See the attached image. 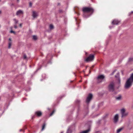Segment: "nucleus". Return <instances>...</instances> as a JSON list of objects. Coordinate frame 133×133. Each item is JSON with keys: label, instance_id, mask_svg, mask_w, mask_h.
<instances>
[{"label": "nucleus", "instance_id": "1", "mask_svg": "<svg viewBox=\"0 0 133 133\" xmlns=\"http://www.w3.org/2000/svg\"><path fill=\"white\" fill-rule=\"evenodd\" d=\"M133 83V73L131 74L130 77L127 80L124 86L126 89H129L132 85Z\"/></svg>", "mask_w": 133, "mask_h": 133}, {"label": "nucleus", "instance_id": "2", "mask_svg": "<svg viewBox=\"0 0 133 133\" xmlns=\"http://www.w3.org/2000/svg\"><path fill=\"white\" fill-rule=\"evenodd\" d=\"M108 88L109 91L113 92L115 89V84L114 82H112L110 83L108 87Z\"/></svg>", "mask_w": 133, "mask_h": 133}, {"label": "nucleus", "instance_id": "3", "mask_svg": "<svg viewBox=\"0 0 133 133\" xmlns=\"http://www.w3.org/2000/svg\"><path fill=\"white\" fill-rule=\"evenodd\" d=\"M82 11L84 12H91L92 13L94 11V9L90 7H83Z\"/></svg>", "mask_w": 133, "mask_h": 133}, {"label": "nucleus", "instance_id": "4", "mask_svg": "<svg viewBox=\"0 0 133 133\" xmlns=\"http://www.w3.org/2000/svg\"><path fill=\"white\" fill-rule=\"evenodd\" d=\"M125 110L124 108L122 109L121 110V112L122 114L121 117L123 118L127 116L128 114V112H125Z\"/></svg>", "mask_w": 133, "mask_h": 133}, {"label": "nucleus", "instance_id": "5", "mask_svg": "<svg viewBox=\"0 0 133 133\" xmlns=\"http://www.w3.org/2000/svg\"><path fill=\"white\" fill-rule=\"evenodd\" d=\"M94 57V55H90L85 60L87 62H90L93 61Z\"/></svg>", "mask_w": 133, "mask_h": 133}, {"label": "nucleus", "instance_id": "6", "mask_svg": "<svg viewBox=\"0 0 133 133\" xmlns=\"http://www.w3.org/2000/svg\"><path fill=\"white\" fill-rule=\"evenodd\" d=\"M104 76L103 75H100L98 76L97 77V82L100 83L102 82V80L104 78Z\"/></svg>", "mask_w": 133, "mask_h": 133}, {"label": "nucleus", "instance_id": "7", "mask_svg": "<svg viewBox=\"0 0 133 133\" xmlns=\"http://www.w3.org/2000/svg\"><path fill=\"white\" fill-rule=\"evenodd\" d=\"M92 95L90 94H89L87 97L86 102L87 103H89L92 99Z\"/></svg>", "mask_w": 133, "mask_h": 133}, {"label": "nucleus", "instance_id": "8", "mask_svg": "<svg viewBox=\"0 0 133 133\" xmlns=\"http://www.w3.org/2000/svg\"><path fill=\"white\" fill-rule=\"evenodd\" d=\"M118 114H116L114 117V122L115 123H116L118 121Z\"/></svg>", "mask_w": 133, "mask_h": 133}, {"label": "nucleus", "instance_id": "9", "mask_svg": "<svg viewBox=\"0 0 133 133\" xmlns=\"http://www.w3.org/2000/svg\"><path fill=\"white\" fill-rule=\"evenodd\" d=\"M35 114L37 116L39 117L41 116L42 115V113L41 111H37L35 112Z\"/></svg>", "mask_w": 133, "mask_h": 133}, {"label": "nucleus", "instance_id": "10", "mask_svg": "<svg viewBox=\"0 0 133 133\" xmlns=\"http://www.w3.org/2000/svg\"><path fill=\"white\" fill-rule=\"evenodd\" d=\"M120 22V21L118 20H114L112 22V23L113 25H117Z\"/></svg>", "mask_w": 133, "mask_h": 133}, {"label": "nucleus", "instance_id": "11", "mask_svg": "<svg viewBox=\"0 0 133 133\" xmlns=\"http://www.w3.org/2000/svg\"><path fill=\"white\" fill-rule=\"evenodd\" d=\"M23 14V11L21 10H19L17 11L16 13V15H18L20 14Z\"/></svg>", "mask_w": 133, "mask_h": 133}, {"label": "nucleus", "instance_id": "12", "mask_svg": "<svg viewBox=\"0 0 133 133\" xmlns=\"http://www.w3.org/2000/svg\"><path fill=\"white\" fill-rule=\"evenodd\" d=\"M119 73H118L117 74V75L115 76V77L117 78V80L118 82V83L120 84V83L121 80L120 79L119 77Z\"/></svg>", "mask_w": 133, "mask_h": 133}, {"label": "nucleus", "instance_id": "13", "mask_svg": "<svg viewBox=\"0 0 133 133\" xmlns=\"http://www.w3.org/2000/svg\"><path fill=\"white\" fill-rule=\"evenodd\" d=\"M37 14L36 12L34 11L32 12V16L34 18H35L37 16Z\"/></svg>", "mask_w": 133, "mask_h": 133}, {"label": "nucleus", "instance_id": "14", "mask_svg": "<svg viewBox=\"0 0 133 133\" xmlns=\"http://www.w3.org/2000/svg\"><path fill=\"white\" fill-rule=\"evenodd\" d=\"M90 131V129H88L87 130L82 131V132H80V133H88Z\"/></svg>", "mask_w": 133, "mask_h": 133}, {"label": "nucleus", "instance_id": "15", "mask_svg": "<svg viewBox=\"0 0 133 133\" xmlns=\"http://www.w3.org/2000/svg\"><path fill=\"white\" fill-rule=\"evenodd\" d=\"M46 125V124L45 123H44L43 124L42 127V129L41 130L42 131H43L44 129L45 128V126Z\"/></svg>", "mask_w": 133, "mask_h": 133}, {"label": "nucleus", "instance_id": "16", "mask_svg": "<svg viewBox=\"0 0 133 133\" xmlns=\"http://www.w3.org/2000/svg\"><path fill=\"white\" fill-rule=\"evenodd\" d=\"M122 128H120L118 129L117 130V133H119L122 129Z\"/></svg>", "mask_w": 133, "mask_h": 133}, {"label": "nucleus", "instance_id": "17", "mask_svg": "<svg viewBox=\"0 0 133 133\" xmlns=\"http://www.w3.org/2000/svg\"><path fill=\"white\" fill-rule=\"evenodd\" d=\"M121 96H118L116 97V99L118 100H119L121 99Z\"/></svg>", "mask_w": 133, "mask_h": 133}, {"label": "nucleus", "instance_id": "18", "mask_svg": "<svg viewBox=\"0 0 133 133\" xmlns=\"http://www.w3.org/2000/svg\"><path fill=\"white\" fill-rule=\"evenodd\" d=\"M49 28L50 29H52L54 28V26L52 24H50L49 26Z\"/></svg>", "mask_w": 133, "mask_h": 133}, {"label": "nucleus", "instance_id": "19", "mask_svg": "<svg viewBox=\"0 0 133 133\" xmlns=\"http://www.w3.org/2000/svg\"><path fill=\"white\" fill-rule=\"evenodd\" d=\"M11 42H10L8 44V48H11Z\"/></svg>", "mask_w": 133, "mask_h": 133}, {"label": "nucleus", "instance_id": "20", "mask_svg": "<svg viewBox=\"0 0 133 133\" xmlns=\"http://www.w3.org/2000/svg\"><path fill=\"white\" fill-rule=\"evenodd\" d=\"M33 39L34 40H36L37 39V37L35 35H34L33 36Z\"/></svg>", "mask_w": 133, "mask_h": 133}, {"label": "nucleus", "instance_id": "21", "mask_svg": "<svg viewBox=\"0 0 133 133\" xmlns=\"http://www.w3.org/2000/svg\"><path fill=\"white\" fill-rule=\"evenodd\" d=\"M14 21H15V23L16 24L18 22V21H17V20H16V19H14Z\"/></svg>", "mask_w": 133, "mask_h": 133}, {"label": "nucleus", "instance_id": "22", "mask_svg": "<svg viewBox=\"0 0 133 133\" xmlns=\"http://www.w3.org/2000/svg\"><path fill=\"white\" fill-rule=\"evenodd\" d=\"M23 58L24 59H26V56L25 54H24V55Z\"/></svg>", "mask_w": 133, "mask_h": 133}, {"label": "nucleus", "instance_id": "23", "mask_svg": "<svg viewBox=\"0 0 133 133\" xmlns=\"http://www.w3.org/2000/svg\"><path fill=\"white\" fill-rule=\"evenodd\" d=\"M54 112H55V111L54 110L50 114V116H51L52 115V114L54 113Z\"/></svg>", "mask_w": 133, "mask_h": 133}, {"label": "nucleus", "instance_id": "24", "mask_svg": "<svg viewBox=\"0 0 133 133\" xmlns=\"http://www.w3.org/2000/svg\"><path fill=\"white\" fill-rule=\"evenodd\" d=\"M10 32L11 33H13L14 34H15V31L12 30H11L10 31Z\"/></svg>", "mask_w": 133, "mask_h": 133}, {"label": "nucleus", "instance_id": "25", "mask_svg": "<svg viewBox=\"0 0 133 133\" xmlns=\"http://www.w3.org/2000/svg\"><path fill=\"white\" fill-rule=\"evenodd\" d=\"M116 70H115L113 71V72L112 73V74H111V75H113L114 73L116 71Z\"/></svg>", "mask_w": 133, "mask_h": 133}, {"label": "nucleus", "instance_id": "26", "mask_svg": "<svg viewBox=\"0 0 133 133\" xmlns=\"http://www.w3.org/2000/svg\"><path fill=\"white\" fill-rule=\"evenodd\" d=\"M129 60L130 61H132L133 60V58H130L129 59Z\"/></svg>", "mask_w": 133, "mask_h": 133}, {"label": "nucleus", "instance_id": "27", "mask_svg": "<svg viewBox=\"0 0 133 133\" xmlns=\"http://www.w3.org/2000/svg\"><path fill=\"white\" fill-rule=\"evenodd\" d=\"M32 6V4L31 2L29 3V6L30 7Z\"/></svg>", "mask_w": 133, "mask_h": 133}, {"label": "nucleus", "instance_id": "28", "mask_svg": "<svg viewBox=\"0 0 133 133\" xmlns=\"http://www.w3.org/2000/svg\"><path fill=\"white\" fill-rule=\"evenodd\" d=\"M14 28L15 29H16L17 28V26L16 25H15L14 26Z\"/></svg>", "mask_w": 133, "mask_h": 133}, {"label": "nucleus", "instance_id": "29", "mask_svg": "<svg viewBox=\"0 0 133 133\" xmlns=\"http://www.w3.org/2000/svg\"><path fill=\"white\" fill-rule=\"evenodd\" d=\"M80 101L79 100H77L76 101V102L78 103Z\"/></svg>", "mask_w": 133, "mask_h": 133}, {"label": "nucleus", "instance_id": "30", "mask_svg": "<svg viewBox=\"0 0 133 133\" xmlns=\"http://www.w3.org/2000/svg\"><path fill=\"white\" fill-rule=\"evenodd\" d=\"M22 23L20 24H19V26L20 27H21L22 26Z\"/></svg>", "mask_w": 133, "mask_h": 133}, {"label": "nucleus", "instance_id": "31", "mask_svg": "<svg viewBox=\"0 0 133 133\" xmlns=\"http://www.w3.org/2000/svg\"><path fill=\"white\" fill-rule=\"evenodd\" d=\"M35 117L34 116H33L32 117V119H33Z\"/></svg>", "mask_w": 133, "mask_h": 133}, {"label": "nucleus", "instance_id": "32", "mask_svg": "<svg viewBox=\"0 0 133 133\" xmlns=\"http://www.w3.org/2000/svg\"><path fill=\"white\" fill-rule=\"evenodd\" d=\"M69 129H68V130H67V133H68V131H69Z\"/></svg>", "mask_w": 133, "mask_h": 133}, {"label": "nucleus", "instance_id": "33", "mask_svg": "<svg viewBox=\"0 0 133 133\" xmlns=\"http://www.w3.org/2000/svg\"><path fill=\"white\" fill-rule=\"evenodd\" d=\"M22 130L21 129L19 130V131H21Z\"/></svg>", "mask_w": 133, "mask_h": 133}, {"label": "nucleus", "instance_id": "34", "mask_svg": "<svg viewBox=\"0 0 133 133\" xmlns=\"http://www.w3.org/2000/svg\"><path fill=\"white\" fill-rule=\"evenodd\" d=\"M9 40L10 41H11V39L10 38H9Z\"/></svg>", "mask_w": 133, "mask_h": 133}, {"label": "nucleus", "instance_id": "35", "mask_svg": "<svg viewBox=\"0 0 133 133\" xmlns=\"http://www.w3.org/2000/svg\"><path fill=\"white\" fill-rule=\"evenodd\" d=\"M1 11L0 10V14H1Z\"/></svg>", "mask_w": 133, "mask_h": 133}, {"label": "nucleus", "instance_id": "36", "mask_svg": "<svg viewBox=\"0 0 133 133\" xmlns=\"http://www.w3.org/2000/svg\"><path fill=\"white\" fill-rule=\"evenodd\" d=\"M17 1L18 2L19 1V0H17Z\"/></svg>", "mask_w": 133, "mask_h": 133}, {"label": "nucleus", "instance_id": "37", "mask_svg": "<svg viewBox=\"0 0 133 133\" xmlns=\"http://www.w3.org/2000/svg\"><path fill=\"white\" fill-rule=\"evenodd\" d=\"M131 13H133V11H131Z\"/></svg>", "mask_w": 133, "mask_h": 133}, {"label": "nucleus", "instance_id": "38", "mask_svg": "<svg viewBox=\"0 0 133 133\" xmlns=\"http://www.w3.org/2000/svg\"><path fill=\"white\" fill-rule=\"evenodd\" d=\"M109 28H111V27L110 26L109 27Z\"/></svg>", "mask_w": 133, "mask_h": 133}, {"label": "nucleus", "instance_id": "39", "mask_svg": "<svg viewBox=\"0 0 133 133\" xmlns=\"http://www.w3.org/2000/svg\"><path fill=\"white\" fill-rule=\"evenodd\" d=\"M58 5H59V4L58 3Z\"/></svg>", "mask_w": 133, "mask_h": 133}]
</instances>
